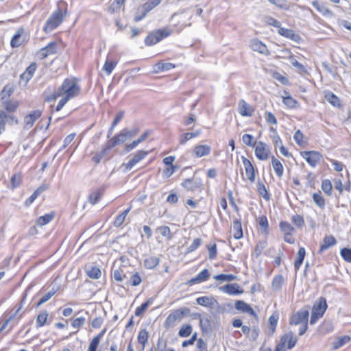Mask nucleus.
I'll list each match as a JSON object with an SVG mask.
<instances>
[{
	"label": "nucleus",
	"instance_id": "8fccbe9b",
	"mask_svg": "<svg viewBox=\"0 0 351 351\" xmlns=\"http://www.w3.org/2000/svg\"><path fill=\"white\" fill-rule=\"evenodd\" d=\"M87 276L93 279H98L101 276V270L97 267H92L86 271Z\"/></svg>",
	"mask_w": 351,
	"mask_h": 351
},
{
	"label": "nucleus",
	"instance_id": "a211bd4d",
	"mask_svg": "<svg viewBox=\"0 0 351 351\" xmlns=\"http://www.w3.org/2000/svg\"><path fill=\"white\" fill-rule=\"evenodd\" d=\"M219 290L228 295H239L243 293V290L237 283L228 284L220 287Z\"/></svg>",
	"mask_w": 351,
	"mask_h": 351
},
{
	"label": "nucleus",
	"instance_id": "6e6552de",
	"mask_svg": "<svg viewBox=\"0 0 351 351\" xmlns=\"http://www.w3.org/2000/svg\"><path fill=\"white\" fill-rule=\"evenodd\" d=\"M118 56V53L114 55L113 52L108 53L106 60L102 67V71H104L108 75H110L112 73L117 64L118 59L116 57Z\"/></svg>",
	"mask_w": 351,
	"mask_h": 351
},
{
	"label": "nucleus",
	"instance_id": "473e14b6",
	"mask_svg": "<svg viewBox=\"0 0 351 351\" xmlns=\"http://www.w3.org/2000/svg\"><path fill=\"white\" fill-rule=\"evenodd\" d=\"M285 278L282 275H277L274 277L271 283L272 289L278 291L281 289L282 285L285 283Z\"/></svg>",
	"mask_w": 351,
	"mask_h": 351
},
{
	"label": "nucleus",
	"instance_id": "a18cd8bd",
	"mask_svg": "<svg viewBox=\"0 0 351 351\" xmlns=\"http://www.w3.org/2000/svg\"><path fill=\"white\" fill-rule=\"evenodd\" d=\"M57 291H58V289L53 288L51 291H49V292L44 294L42 296V298H40V300H39V302H38L36 306L38 307V306H40L41 304L47 302L49 299H51L56 294Z\"/></svg>",
	"mask_w": 351,
	"mask_h": 351
},
{
	"label": "nucleus",
	"instance_id": "393cba45",
	"mask_svg": "<svg viewBox=\"0 0 351 351\" xmlns=\"http://www.w3.org/2000/svg\"><path fill=\"white\" fill-rule=\"evenodd\" d=\"M313 6L326 17H332L334 16L333 12L322 3L313 1Z\"/></svg>",
	"mask_w": 351,
	"mask_h": 351
},
{
	"label": "nucleus",
	"instance_id": "f8f14e48",
	"mask_svg": "<svg viewBox=\"0 0 351 351\" xmlns=\"http://www.w3.org/2000/svg\"><path fill=\"white\" fill-rule=\"evenodd\" d=\"M301 155L312 167H315L322 158L321 154L315 151L303 152Z\"/></svg>",
	"mask_w": 351,
	"mask_h": 351
},
{
	"label": "nucleus",
	"instance_id": "4be33fe9",
	"mask_svg": "<svg viewBox=\"0 0 351 351\" xmlns=\"http://www.w3.org/2000/svg\"><path fill=\"white\" fill-rule=\"evenodd\" d=\"M210 276L209 271L207 269L202 270L197 276L189 280L186 285H192L206 281Z\"/></svg>",
	"mask_w": 351,
	"mask_h": 351
},
{
	"label": "nucleus",
	"instance_id": "4c0bfd02",
	"mask_svg": "<svg viewBox=\"0 0 351 351\" xmlns=\"http://www.w3.org/2000/svg\"><path fill=\"white\" fill-rule=\"evenodd\" d=\"M234 238L239 239L243 237L241 223L239 220H234L233 223Z\"/></svg>",
	"mask_w": 351,
	"mask_h": 351
},
{
	"label": "nucleus",
	"instance_id": "4d7b16f0",
	"mask_svg": "<svg viewBox=\"0 0 351 351\" xmlns=\"http://www.w3.org/2000/svg\"><path fill=\"white\" fill-rule=\"evenodd\" d=\"M326 98L333 106L339 107L340 106L339 99L332 93H327L326 95Z\"/></svg>",
	"mask_w": 351,
	"mask_h": 351
},
{
	"label": "nucleus",
	"instance_id": "052dcab7",
	"mask_svg": "<svg viewBox=\"0 0 351 351\" xmlns=\"http://www.w3.org/2000/svg\"><path fill=\"white\" fill-rule=\"evenodd\" d=\"M267 243L266 241H259L256 247H255V249H254V254L256 257H258L261 254V252H263V250L267 247Z\"/></svg>",
	"mask_w": 351,
	"mask_h": 351
},
{
	"label": "nucleus",
	"instance_id": "b1692460",
	"mask_svg": "<svg viewBox=\"0 0 351 351\" xmlns=\"http://www.w3.org/2000/svg\"><path fill=\"white\" fill-rule=\"evenodd\" d=\"M160 263V258L155 256H148L143 261V265L147 269H155Z\"/></svg>",
	"mask_w": 351,
	"mask_h": 351
},
{
	"label": "nucleus",
	"instance_id": "f257e3e1",
	"mask_svg": "<svg viewBox=\"0 0 351 351\" xmlns=\"http://www.w3.org/2000/svg\"><path fill=\"white\" fill-rule=\"evenodd\" d=\"M81 88L75 78H66L57 90L51 91L49 89L45 91V100L53 101L58 97H61L56 110L60 111L64 106L71 99L80 95Z\"/></svg>",
	"mask_w": 351,
	"mask_h": 351
},
{
	"label": "nucleus",
	"instance_id": "f3484780",
	"mask_svg": "<svg viewBox=\"0 0 351 351\" xmlns=\"http://www.w3.org/2000/svg\"><path fill=\"white\" fill-rule=\"evenodd\" d=\"M278 32L279 34L286 38H290L291 40L295 43H300L302 41L300 36L292 29L280 27L278 29Z\"/></svg>",
	"mask_w": 351,
	"mask_h": 351
},
{
	"label": "nucleus",
	"instance_id": "58836bf2",
	"mask_svg": "<svg viewBox=\"0 0 351 351\" xmlns=\"http://www.w3.org/2000/svg\"><path fill=\"white\" fill-rule=\"evenodd\" d=\"M125 267H120L119 269H114L113 271V277L117 282H122L123 279L128 278L124 269Z\"/></svg>",
	"mask_w": 351,
	"mask_h": 351
},
{
	"label": "nucleus",
	"instance_id": "a19ab883",
	"mask_svg": "<svg viewBox=\"0 0 351 351\" xmlns=\"http://www.w3.org/2000/svg\"><path fill=\"white\" fill-rule=\"evenodd\" d=\"M305 249L304 247H300L297 254V258L294 263V266L296 269H298L300 267L305 257Z\"/></svg>",
	"mask_w": 351,
	"mask_h": 351
},
{
	"label": "nucleus",
	"instance_id": "774afa93",
	"mask_svg": "<svg viewBox=\"0 0 351 351\" xmlns=\"http://www.w3.org/2000/svg\"><path fill=\"white\" fill-rule=\"evenodd\" d=\"M341 255L342 258L347 262L351 263V249L343 248L341 250Z\"/></svg>",
	"mask_w": 351,
	"mask_h": 351
},
{
	"label": "nucleus",
	"instance_id": "49530a36",
	"mask_svg": "<svg viewBox=\"0 0 351 351\" xmlns=\"http://www.w3.org/2000/svg\"><path fill=\"white\" fill-rule=\"evenodd\" d=\"M152 302V300L150 298L146 302L143 303L140 306L136 308L135 315L137 317H141L143 314L147 311L149 306Z\"/></svg>",
	"mask_w": 351,
	"mask_h": 351
},
{
	"label": "nucleus",
	"instance_id": "c756f323",
	"mask_svg": "<svg viewBox=\"0 0 351 351\" xmlns=\"http://www.w3.org/2000/svg\"><path fill=\"white\" fill-rule=\"evenodd\" d=\"M19 103L17 100L15 99H5L3 100V108L10 112H15L19 108Z\"/></svg>",
	"mask_w": 351,
	"mask_h": 351
},
{
	"label": "nucleus",
	"instance_id": "423d86ee",
	"mask_svg": "<svg viewBox=\"0 0 351 351\" xmlns=\"http://www.w3.org/2000/svg\"><path fill=\"white\" fill-rule=\"evenodd\" d=\"M326 308L327 304L326 299L320 298L318 302L315 303L313 306L310 324H315L317 319L322 317Z\"/></svg>",
	"mask_w": 351,
	"mask_h": 351
},
{
	"label": "nucleus",
	"instance_id": "bf43d9fd",
	"mask_svg": "<svg viewBox=\"0 0 351 351\" xmlns=\"http://www.w3.org/2000/svg\"><path fill=\"white\" fill-rule=\"evenodd\" d=\"M322 189L326 194L330 195L332 189L331 182L329 180H323L322 182Z\"/></svg>",
	"mask_w": 351,
	"mask_h": 351
},
{
	"label": "nucleus",
	"instance_id": "680f3d73",
	"mask_svg": "<svg viewBox=\"0 0 351 351\" xmlns=\"http://www.w3.org/2000/svg\"><path fill=\"white\" fill-rule=\"evenodd\" d=\"M272 77L283 85L289 84V80L278 72H273Z\"/></svg>",
	"mask_w": 351,
	"mask_h": 351
},
{
	"label": "nucleus",
	"instance_id": "de8ad7c7",
	"mask_svg": "<svg viewBox=\"0 0 351 351\" xmlns=\"http://www.w3.org/2000/svg\"><path fill=\"white\" fill-rule=\"evenodd\" d=\"M54 217L53 213L46 214L43 216L40 217L37 220V225L43 226L49 223Z\"/></svg>",
	"mask_w": 351,
	"mask_h": 351
},
{
	"label": "nucleus",
	"instance_id": "7c9ffc66",
	"mask_svg": "<svg viewBox=\"0 0 351 351\" xmlns=\"http://www.w3.org/2000/svg\"><path fill=\"white\" fill-rule=\"evenodd\" d=\"M104 192V189L103 188L98 189L92 192L88 196L89 202L93 205L97 204L102 197Z\"/></svg>",
	"mask_w": 351,
	"mask_h": 351
},
{
	"label": "nucleus",
	"instance_id": "c85d7f7f",
	"mask_svg": "<svg viewBox=\"0 0 351 351\" xmlns=\"http://www.w3.org/2000/svg\"><path fill=\"white\" fill-rule=\"evenodd\" d=\"M351 340V338L348 335H343L341 337H338L335 339V340L332 342V350H337L340 347L344 346L345 344L349 343Z\"/></svg>",
	"mask_w": 351,
	"mask_h": 351
},
{
	"label": "nucleus",
	"instance_id": "9d476101",
	"mask_svg": "<svg viewBox=\"0 0 351 351\" xmlns=\"http://www.w3.org/2000/svg\"><path fill=\"white\" fill-rule=\"evenodd\" d=\"M254 152L259 160H265L269 158L270 148L266 143L259 141L256 143Z\"/></svg>",
	"mask_w": 351,
	"mask_h": 351
},
{
	"label": "nucleus",
	"instance_id": "2f4dec72",
	"mask_svg": "<svg viewBox=\"0 0 351 351\" xmlns=\"http://www.w3.org/2000/svg\"><path fill=\"white\" fill-rule=\"evenodd\" d=\"M182 186L189 191H193L200 188L201 184L193 180V179L187 178L183 181Z\"/></svg>",
	"mask_w": 351,
	"mask_h": 351
},
{
	"label": "nucleus",
	"instance_id": "7ed1b4c3",
	"mask_svg": "<svg viewBox=\"0 0 351 351\" xmlns=\"http://www.w3.org/2000/svg\"><path fill=\"white\" fill-rule=\"evenodd\" d=\"M172 33V29L169 27H165L153 31L146 37L145 41L146 44H156L162 39L167 38Z\"/></svg>",
	"mask_w": 351,
	"mask_h": 351
},
{
	"label": "nucleus",
	"instance_id": "9b49d317",
	"mask_svg": "<svg viewBox=\"0 0 351 351\" xmlns=\"http://www.w3.org/2000/svg\"><path fill=\"white\" fill-rule=\"evenodd\" d=\"M308 311L302 309L294 314L290 319L291 325H299L308 324Z\"/></svg>",
	"mask_w": 351,
	"mask_h": 351
},
{
	"label": "nucleus",
	"instance_id": "cd10ccee",
	"mask_svg": "<svg viewBox=\"0 0 351 351\" xmlns=\"http://www.w3.org/2000/svg\"><path fill=\"white\" fill-rule=\"evenodd\" d=\"M239 112L242 116L251 117L253 110L250 108V105L243 99L240 100L239 103Z\"/></svg>",
	"mask_w": 351,
	"mask_h": 351
},
{
	"label": "nucleus",
	"instance_id": "dca6fc26",
	"mask_svg": "<svg viewBox=\"0 0 351 351\" xmlns=\"http://www.w3.org/2000/svg\"><path fill=\"white\" fill-rule=\"evenodd\" d=\"M242 162L245 168L246 176L248 180L251 182H254L255 181V169L252 164V162L247 159L245 157H241Z\"/></svg>",
	"mask_w": 351,
	"mask_h": 351
},
{
	"label": "nucleus",
	"instance_id": "4468645a",
	"mask_svg": "<svg viewBox=\"0 0 351 351\" xmlns=\"http://www.w3.org/2000/svg\"><path fill=\"white\" fill-rule=\"evenodd\" d=\"M234 308L242 313H247L253 316L258 321V317L257 313L253 310V308L245 302L243 300H237L234 303Z\"/></svg>",
	"mask_w": 351,
	"mask_h": 351
},
{
	"label": "nucleus",
	"instance_id": "0e129e2a",
	"mask_svg": "<svg viewBox=\"0 0 351 351\" xmlns=\"http://www.w3.org/2000/svg\"><path fill=\"white\" fill-rule=\"evenodd\" d=\"M158 230L163 237H166L168 240L171 239L172 234L171 230L168 226H161L158 228Z\"/></svg>",
	"mask_w": 351,
	"mask_h": 351
},
{
	"label": "nucleus",
	"instance_id": "bb28decb",
	"mask_svg": "<svg viewBox=\"0 0 351 351\" xmlns=\"http://www.w3.org/2000/svg\"><path fill=\"white\" fill-rule=\"evenodd\" d=\"M174 67L175 65L172 63L159 62L154 65V72L155 73H158L160 72L167 71Z\"/></svg>",
	"mask_w": 351,
	"mask_h": 351
},
{
	"label": "nucleus",
	"instance_id": "39448f33",
	"mask_svg": "<svg viewBox=\"0 0 351 351\" xmlns=\"http://www.w3.org/2000/svg\"><path fill=\"white\" fill-rule=\"evenodd\" d=\"M190 313L189 308H182L173 311L167 317L165 322V327L169 328L175 326L176 323L180 321L184 315Z\"/></svg>",
	"mask_w": 351,
	"mask_h": 351
},
{
	"label": "nucleus",
	"instance_id": "69168bd1",
	"mask_svg": "<svg viewBox=\"0 0 351 351\" xmlns=\"http://www.w3.org/2000/svg\"><path fill=\"white\" fill-rule=\"evenodd\" d=\"M252 49L263 55L267 56L269 54L267 45H252Z\"/></svg>",
	"mask_w": 351,
	"mask_h": 351
},
{
	"label": "nucleus",
	"instance_id": "3c124183",
	"mask_svg": "<svg viewBox=\"0 0 351 351\" xmlns=\"http://www.w3.org/2000/svg\"><path fill=\"white\" fill-rule=\"evenodd\" d=\"M22 177L20 173L13 175L10 179V187L12 189L18 187L21 183Z\"/></svg>",
	"mask_w": 351,
	"mask_h": 351
},
{
	"label": "nucleus",
	"instance_id": "0eeeda50",
	"mask_svg": "<svg viewBox=\"0 0 351 351\" xmlns=\"http://www.w3.org/2000/svg\"><path fill=\"white\" fill-rule=\"evenodd\" d=\"M162 0H147L142 6V13L141 14H136L134 16L135 21H139L145 18L147 13L157 7Z\"/></svg>",
	"mask_w": 351,
	"mask_h": 351
},
{
	"label": "nucleus",
	"instance_id": "ddd939ff",
	"mask_svg": "<svg viewBox=\"0 0 351 351\" xmlns=\"http://www.w3.org/2000/svg\"><path fill=\"white\" fill-rule=\"evenodd\" d=\"M297 341V337H293V332L289 331L283 335L279 344L282 345L284 348L287 345V349L291 350L295 346Z\"/></svg>",
	"mask_w": 351,
	"mask_h": 351
},
{
	"label": "nucleus",
	"instance_id": "2eb2a0df",
	"mask_svg": "<svg viewBox=\"0 0 351 351\" xmlns=\"http://www.w3.org/2000/svg\"><path fill=\"white\" fill-rule=\"evenodd\" d=\"M28 42V33L24 28H20L13 36L10 44H22Z\"/></svg>",
	"mask_w": 351,
	"mask_h": 351
},
{
	"label": "nucleus",
	"instance_id": "09e8293b",
	"mask_svg": "<svg viewBox=\"0 0 351 351\" xmlns=\"http://www.w3.org/2000/svg\"><path fill=\"white\" fill-rule=\"evenodd\" d=\"M257 191L265 200H269L270 199L269 194L268 193L264 184L259 181L257 183Z\"/></svg>",
	"mask_w": 351,
	"mask_h": 351
},
{
	"label": "nucleus",
	"instance_id": "20e7f679",
	"mask_svg": "<svg viewBox=\"0 0 351 351\" xmlns=\"http://www.w3.org/2000/svg\"><path fill=\"white\" fill-rule=\"evenodd\" d=\"M139 131L140 130L137 127L132 128L131 130H129L126 128L123 129L121 132L114 136L110 140L112 142L111 146H117L119 144L123 143L128 139H130L135 136L139 132Z\"/></svg>",
	"mask_w": 351,
	"mask_h": 351
},
{
	"label": "nucleus",
	"instance_id": "e433bc0d",
	"mask_svg": "<svg viewBox=\"0 0 351 351\" xmlns=\"http://www.w3.org/2000/svg\"><path fill=\"white\" fill-rule=\"evenodd\" d=\"M286 96H282V101L285 105L290 108H294L297 107L298 101L291 97L287 92L285 93Z\"/></svg>",
	"mask_w": 351,
	"mask_h": 351
},
{
	"label": "nucleus",
	"instance_id": "c9c22d12",
	"mask_svg": "<svg viewBox=\"0 0 351 351\" xmlns=\"http://www.w3.org/2000/svg\"><path fill=\"white\" fill-rule=\"evenodd\" d=\"M271 162L273 169L276 175L279 177L282 176L283 174V166L282 163L274 156L271 158Z\"/></svg>",
	"mask_w": 351,
	"mask_h": 351
},
{
	"label": "nucleus",
	"instance_id": "864d4df0",
	"mask_svg": "<svg viewBox=\"0 0 351 351\" xmlns=\"http://www.w3.org/2000/svg\"><path fill=\"white\" fill-rule=\"evenodd\" d=\"M213 278L216 280H221V281H233L235 280L237 277L233 274H218L214 276Z\"/></svg>",
	"mask_w": 351,
	"mask_h": 351
},
{
	"label": "nucleus",
	"instance_id": "1a4fd4ad",
	"mask_svg": "<svg viewBox=\"0 0 351 351\" xmlns=\"http://www.w3.org/2000/svg\"><path fill=\"white\" fill-rule=\"evenodd\" d=\"M149 154V152L144 150H139L136 152L133 157L127 162L123 163V166L125 167V171H128L132 169L138 162L145 158Z\"/></svg>",
	"mask_w": 351,
	"mask_h": 351
},
{
	"label": "nucleus",
	"instance_id": "338daca9",
	"mask_svg": "<svg viewBox=\"0 0 351 351\" xmlns=\"http://www.w3.org/2000/svg\"><path fill=\"white\" fill-rule=\"evenodd\" d=\"M280 228L285 234L291 233L294 230V228L289 223L286 221H282L280 223Z\"/></svg>",
	"mask_w": 351,
	"mask_h": 351
},
{
	"label": "nucleus",
	"instance_id": "6e6d98bb",
	"mask_svg": "<svg viewBox=\"0 0 351 351\" xmlns=\"http://www.w3.org/2000/svg\"><path fill=\"white\" fill-rule=\"evenodd\" d=\"M313 199L319 208H324L325 207V199L320 193H315L313 195Z\"/></svg>",
	"mask_w": 351,
	"mask_h": 351
},
{
	"label": "nucleus",
	"instance_id": "e2e57ef3",
	"mask_svg": "<svg viewBox=\"0 0 351 351\" xmlns=\"http://www.w3.org/2000/svg\"><path fill=\"white\" fill-rule=\"evenodd\" d=\"M202 239L196 238L193 241V243L187 247V253L192 252L197 249L202 245Z\"/></svg>",
	"mask_w": 351,
	"mask_h": 351
},
{
	"label": "nucleus",
	"instance_id": "5701e85b",
	"mask_svg": "<svg viewBox=\"0 0 351 351\" xmlns=\"http://www.w3.org/2000/svg\"><path fill=\"white\" fill-rule=\"evenodd\" d=\"M112 145V142L111 141H109L106 145V146L103 148L100 152H97L93 158H92V160L95 162L96 164H99L101 160H102L103 158H104L108 151L114 147V146H111Z\"/></svg>",
	"mask_w": 351,
	"mask_h": 351
},
{
	"label": "nucleus",
	"instance_id": "72a5a7b5",
	"mask_svg": "<svg viewBox=\"0 0 351 351\" xmlns=\"http://www.w3.org/2000/svg\"><path fill=\"white\" fill-rule=\"evenodd\" d=\"M14 91V86L12 84H6L1 91V100L7 99Z\"/></svg>",
	"mask_w": 351,
	"mask_h": 351
},
{
	"label": "nucleus",
	"instance_id": "37998d69",
	"mask_svg": "<svg viewBox=\"0 0 351 351\" xmlns=\"http://www.w3.org/2000/svg\"><path fill=\"white\" fill-rule=\"evenodd\" d=\"M105 332V330H103L101 331L99 335H97V336H95L93 339L92 341H90V345L88 346V350H93V351H96L97 350V348L99 343V341H100V339L101 337L104 335Z\"/></svg>",
	"mask_w": 351,
	"mask_h": 351
},
{
	"label": "nucleus",
	"instance_id": "412c9836",
	"mask_svg": "<svg viewBox=\"0 0 351 351\" xmlns=\"http://www.w3.org/2000/svg\"><path fill=\"white\" fill-rule=\"evenodd\" d=\"M36 64L35 62H32L25 70L24 73H23L20 77V83H22V81H24V84H26L30 79L32 77L36 69Z\"/></svg>",
	"mask_w": 351,
	"mask_h": 351
},
{
	"label": "nucleus",
	"instance_id": "13d9d810",
	"mask_svg": "<svg viewBox=\"0 0 351 351\" xmlns=\"http://www.w3.org/2000/svg\"><path fill=\"white\" fill-rule=\"evenodd\" d=\"M192 332V326L190 324L184 325L179 330L178 335L182 337H189Z\"/></svg>",
	"mask_w": 351,
	"mask_h": 351
},
{
	"label": "nucleus",
	"instance_id": "ea45409f",
	"mask_svg": "<svg viewBox=\"0 0 351 351\" xmlns=\"http://www.w3.org/2000/svg\"><path fill=\"white\" fill-rule=\"evenodd\" d=\"M124 3L125 0H114L113 3L110 5L108 11L112 14L119 12Z\"/></svg>",
	"mask_w": 351,
	"mask_h": 351
},
{
	"label": "nucleus",
	"instance_id": "5fc2aeb1",
	"mask_svg": "<svg viewBox=\"0 0 351 351\" xmlns=\"http://www.w3.org/2000/svg\"><path fill=\"white\" fill-rule=\"evenodd\" d=\"M149 333L145 329H142L138 335V342L142 344L143 346L147 343L148 341Z\"/></svg>",
	"mask_w": 351,
	"mask_h": 351
},
{
	"label": "nucleus",
	"instance_id": "6ab92c4d",
	"mask_svg": "<svg viewBox=\"0 0 351 351\" xmlns=\"http://www.w3.org/2000/svg\"><path fill=\"white\" fill-rule=\"evenodd\" d=\"M41 116V112L38 110H34L24 118L25 128L26 129L31 128L34 122Z\"/></svg>",
	"mask_w": 351,
	"mask_h": 351
},
{
	"label": "nucleus",
	"instance_id": "aec40b11",
	"mask_svg": "<svg viewBox=\"0 0 351 351\" xmlns=\"http://www.w3.org/2000/svg\"><path fill=\"white\" fill-rule=\"evenodd\" d=\"M210 151V146L208 145H199L194 147L193 154L195 156L200 158L209 155Z\"/></svg>",
	"mask_w": 351,
	"mask_h": 351
},
{
	"label": "nucleus",
	"instance_id": "f03ea898",
	"mask_svg": "<svg viewBox=\"0 0 351 351\" xmlns=\"http://www.w3.org/2000/svg\"><path fill=\"white\" fill-rule=\"evenodd\" d=\"M67 14L66 10L62 11L60 8L57 9L51 16L47 20L44 27V31L47 33L53 31L58 27L63 21L64 17Z\"/></svg>",
	"mask_w": 351,
	"mask_h": 351
},
{
	"label": "nucleus",
	"instance_id": "a878e982",
	"mask_svg": "<svg viewBox=\"0 0 351 351\" xmlns=\"http://www.w3.org/2000/svg\"><path fill=\"white\" fill-rule=\"evenodd\" d=\"M335 244L336 240L333 236H326L322 240L319 252L322 253Z\"/></svg>",
	"mask_w": 351,
	"mask_h": 351
},
{
	"label": "nucleus",
	"instance_id": "603ef678",
	"mask_svg": "<svg viewBox=\"0 0 351 351\" xmlns=\"http://www.w3.org/2000/svg\"><path fill=\"white\" fill-rule=\"evenodd\" d=\"M48 317V313L46 311L40 312L36 319V324L38 327H41L46 324Z\"/></svg>",
	"mask_w": 351,
	"mask_h": 351
},
{
	"label": "nucleus",
	"instance_id": "f704fd0d",
	"mask_svg": "<svg viewBox=\"0 0 351 351\" xmlns=\"http://www.w3.org/2000/svg\"><path fill=\"white\" fill-rule=\"evenodd\" d=\"M196 302L199 305L210 307L212 306L215 302H216V300L213 298L202 296L197 298L196 299Z\"/></svg>",
	"mask_w": 351,
	"mask_h": 351
},
{
	"label": "nucleus",
	"instance_id": "79ce46f5",
	"mask_svg": "<svg viewBox=\"0 0 351 351\" xmlns=\"http://www.w3.org/2000/svg\"><path fill=\"white\" fill-rule=\"evenodd\" d=\"M278 314L276 313H273L269 318V330H270V335H272L276 328V325L278 320Z\"/></svg>",
	"mask_w": 351,
	"mask_h": 351
},
{
	"label": "nucleus",
	"instance_id": "c03bdc74",
	"mask_svg": "<svg viewBox=\"0 0 351 351\" xmlns=\"http://www.w3.org/2000/svg\"><path fill=\"white\" fill-rule=\"evenodd\" d=\"M130 210V208H128V209L125 210L123 213L119 214L115 219L114 221V226L116 227L121 226L123 223L124 222L126 216L128 215V213Z\"/></svg>",
	"mask_w": 351,
	"mask_h": 351
}]
</instances>
